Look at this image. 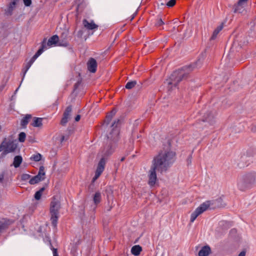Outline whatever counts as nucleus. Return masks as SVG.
<instances>
[{
    "label": "nucleus",
    "instance_id": "37998d69",
    "mask_svg": "<svg viewBox=\"0 0 256 256\" xmlns=\"http://www.w3.org/2000/svg\"><path fill=\"white\" fill-rule=\"evenodd\" d=\"M213 118H214V116L212 115V116L206 117L205 120L207 121V122H210L211 120V119H212Z\"/></svg>",
    "mask_w": 256,
    "mask_h": 256
},
{
    "label": "nucleus",
    "instance_id": "f3484780",
    "mask_svg": "<svg viewBox=\"0 0 256 256\" xmlns=\"http://www.w3.org/2000/svg\"><path fill=\"white\" fill-rule=\"evenodd\" d=\"M102 200V195L100 192H96L93 196V201L94 204L96 206Z\"/></svg>",
    "mask_w": 256,
    "mask_h": 256
},
{
    "label": "nucleus",
    "instance_id": "9d476101",
    "mask_svg": "<svg viewBox=\"0 0 256 256\" xmlns=\"http://www.w3.org/2000/svg\"><path fill=\"white\" fill-rule=\"evenodd\" d=\"M58 43L59 46H67L68 45V43L66 40H60L59 37L57 35H54L48 39L47 42V46H51Z\"/></svg>",
    "mask_w": 256,
    "mask_h": 256
},
{
    "label": "nucleus",
    "instance_id": "0eeeda50",
    "mask_svg": "<svg viewBox=\"0 0 256 256\" xmlns=\"http://www.w3.org/2000/svg\"><path fill=\"white\" fill-rule=\"evenodd\" d=\"M116 146V145L106 142L104 147L98 153V156H100V158H104L107 160L108 157L114 152Z\"/></svg>",
    "mask_w": 256,
    "mask_h": 256
},
{
    "label": "nucleus",
    "instance_id": "aec40b11",
    "mask_svg": "<svg viewBox=\"0 0 256 256\" xmlns=\"http://www.w3.org/2000/svg\"><path fill=\"white\" fill-rule=\"evenodd\" d=\"M224 28L223 24L218 26L214 31L213 34L210 38L211 40H214L217 36L218 34Z\"/></svg>",
    "mask_w": 256,
    "mask_h": 256
},
{
    "label": "nucleus",
    "instance_id": "e433bc0d",
    "mask_svg": "<svg viewBox=\"0 0 256 256\" xmlns=\"http://www.w3.org/2000/svg\"><path fill=\"white\" fill-rule=\"evenodd\" d=\"M32 64V63H30V62H28L25 66V67H24V76L25 75V74H26V72L30 68Z\"/></svg>",
    "mask_w": 256,
    "mask_h": 256
},
{
    "label": "nucleus",
    "instance_id": "ddd939ff",
    "mask_svg": "<svg viewBox=\"0 0 256 256\" xmlns=\"http://www.w3.org/2000/svg\"><path fill=\"white\" fill-rule=\"evenodd\" d=\"M82 24L85 28L88 30H93L97 29L98 26L96 24L93 20H91L90 22L88 20L84 19L82 20Z\"/></svg>",
    "mask_w": 256,
    "mask_h": 256
},
{
    "label": "nucleus",
    "instance_id": "5701e85b",
    "mask_svg": "<svg viewBox=\"0 0 256 256\" xmlns=\"http://www.w3.org/2000/svg\"><path fill=\"white\" fill-rule=\"evenodd\" d=\"M32 118V116L30 114H26V116L23 118L21 120L20 124L21 126L25 128L26 126L28 123L29 120Z\"/></svg>",
    "mask_w": 256,
    "mask_h": 256
},
{
    "label": "nucleus",
    "instance_id": "79ce46f5",
    "mask_svg": "<svg viewBox=\"0 0 256 256\" xmlns=\"http://www.w3.org/2000/svg\"><path fill=\"white\" fill-rule=\"evenodd\" d=\"M52 250L53 252V256H58L56 248H52Z\"/></svg>",
    "mask_w": 256,
    "mask_h": 256
},
{
    "label": "nucleus",
    "instance_id": "4c0bfd02",
    "mask_svg": "<svg viewBox=\"0 0 256 256\" xmlns=\"http://www.w3.org/2000/svg\"><path fill=\"white\" fill-rule=\"evenodd\" d=\"M164 24V22L162 21L161 18H159L156 20V26H160Z\"/></svg>",
    "mask_w": 256,
    "mask_h": 256
},
{
    "label": "nucleus",
    "instance_id": "393cba45",
    "mask_svg": "<svg viewBox=\"0 0 256 256\" xmlns=\"http://www.w3.org/2000/svg\"><path fill=\"white\" fill-rule=\"evenodd\" d=\"M36 176H38V178L41 179L42 180H43L45 178V172H44V166H40V168L38 173Z\"/></svg>",
    "mask_w": 256,
    "mask_h": 256
},
{
    "label": "nucleus",
    "instance_id": "58836bf2",
    "mask_svg": "<svg viewBox=\"0 0 256 256\" xmlns=\"http://www.w3.org/2000/svg\"><path fill=\"white\" fill-rule=\"evenodd\" d=\"M84 34V32L82 30H79L77 32H76V36L78 38H82V36Z\"/></svg>",
    "mask_w": 256,
    "mask_h": 256
},
{
    "label": "nucleus",
    "instance_id": "72a5a7b5",
    "mask_svg": "<svg viewBox=\"0 0 256 256\" xmlns=\"http://www.w3.org/2000/svg\"><path fill=\"white\" fill-rule=\"evenodd\" d=\"M30 175L27 174H24L21 176V180L23 181H26L30 178Z\"/></svg>",
    "mask_w": 256,
    "mask_h": 256
},
{
    "label": "nucleus",
    "instance_id": "09e8293b",
    "mask_svg": "<svg viewBox=\"0 0 256 256\" xmlns=\"http://www.w3.org/2000/svg\"><path fill=\"white\" fill-rule=\"evenodd\" d=\"M64 140V136H62L61 138V142H62Z\"/></svg>",
    "mask_w": 256,
    "mask_h": 256
},
{
    "label": "nucleus",
    "instance_id": "3c124183",
    "mask_svg": "<svg viewBox=\"0 0 256 256\" xmlns=\"http://www.w3.org/2000/svg\"><path fill=\"white\" fill-rule=\"evenodd\" d=\"M4 88V85L2 86H0V90H2Z\"/></svg>",
    "mask_w": 256,
    "mask_h": 256
},
{
    "label": "nucleus",
    "instance_id": "20e7f679",
    "mask_svg": "<svg viewBox=\"0 0 256 256\" xmlns=\"http://www.w3.org/2000/svg\"><path fill=\"white\" fill-rule=\"evenodd\" d=\"M120 122V120H116L112 123L111 126L110 130L107 134L106 142L114 145L116 144L117 142L120 139V129L118 126Z\"/></svg>",
    "mask_w": 256,
    "mask_h": 256
},
{
    "label": "nucleus",
    "instance_id": "bb28decb",
    "mask_svg": "<svg viewBox=\"0 0 256 256\" xmlns=\"http://www.w3.org/2000/svg\"><path fill=\"white\" fill-rule=\"evenodd\" d=\"M41 181H42L41 180V179L38 178V176H33L32 178L30 180L29 183L30 184H36L39 182H41Z\"/></svg>",
    "mask_w": 256,
    "mask_h": 256
},
{
    "label": "nucleus",
    "instance_id": "ea45409f",
    "mask_svg": "<svg viewBox=\"0 0 256 256\" xmlns=\"http://www.w3.org/2000/svg\"><path fill=\"white\" fill-rule=\"evenodd\" d=\"M24 5L26 6H29L32 4L31 0H23Z\"/></svg>",
    "mask_w": 256,
    "mask_h": 256
},
{
    "label": "nucleus",
    "instance_id": "a18cd8bd",
    "mask_svg": "<svg viewBox=\"0 0 256 256\" xmlns=\"http://www.w3.org/2000/svg\"><path fill=\"white\" fill-rule=\"evenodd\" d=\"M80 118V115H77L75 118V120L76 122H78Z\"/></svg>",
    "mask_w": 256,
    "mask_h": 256
},
{
    "label": "nucleus",
    "instance_id": "cd10ccee",
    "mask_svg": "<svg viewBox=\"0 0 256 256\" xmlns=\"http://www.w3.org/2000/svg\"><path fill=\"white\" fill-rule=\"evenodd\" d=\"M136 84V81L133 80L128 82L126 83L125 87L126 89H132Z\"/></svg>",
    "mask_w": 256,
    "mask_h": 256
},
{
    "label": "nucleus",
    "instance_id": "2eb2a0df",
    "mask_svg": "<svg viewBox=\"0 0 256 256\" xmlns=\"http://www.w3.org/2000/svg\"><path fill=\"white\" fill-rule=\"evenodd\" d=\"M211 252L209 246H203L198 252V256H208Z\"/></svg>",
    "mask_w": 256,
    "mask_h": 256
},
{
    "label": "nucleus",
    "instance_id": "b1692460",
    "mask_svg": "<svg viewBox=\"0 0 256 256\" xmlns=\"http://www.w3.org/2000/svg\"><path fill=\"white\" fill-rule=\"evenodd\" d=\"M36 176H38V178L41 179L42 180H43L45 178V172H44V166H40V168L38 173Z\"/></svg>",
    "mask_w": 256,
    "mask_h": 256
},
{
    "label": "nucleus",
    "instance_id": "f704fd0d",
    "mask_svg": "<svg viewBox=\"0 0 256 256\" xmlns=\"http://www.w3.org/2000/svg\"><path fill=\"white\" fill-rule=\"evenodd\" d=\"M176 0H170L166 3V5L168 7H172L176 4Z\"/></svg>",
    "mask_w": 256,
    "mask_h": 256
},
{
    "label": "nucleus",
    "instance_id": "7c9ffc66",
    "mask_svg": "<svg viewBox=\"0 0 256 256\" xmlns=\"http://www.w3.org/2000/svg\"><path fill=\"white\" fill-rule=\"evenodd\" d=\"M42 158V155L40 154L33 155L31 158L30 160H33L35 162H39Z\"/></svg>",
    "mask_w": 256,
    "mask_h": 256
},
{
    "label": "nucleus",
    "instance_id": "c03bdc74",
    "mask_svg": "<svg viewBox=\"0 0 256 256\" xmlns=\"http://www.w3.org/2000/svg\"><path fill=\"white\" fill-rule=\"evenodd\" d=\"M246 256V252L244 250L238 254V256Z\"/></svg>",
    "mask_w": 256,
    "mask_h": 256
},
{
    "label": "nucleus",
    "instance_id": "c9c22d12",
    "mask_svg": "<svg viewBox=\"0 0 256 256\" xmlns=\"http://www.w3.org/2000/svg\"><path fill=\"white\" fill-rule=\"evenodd\" d=\"M69 118L63 115L60 123L62 125H65L68 122Z\"/></svg>",
    "mask_w": 256,
    "mask_h": 256
},
{
    "label": "nucleus",
    "instance_id": "39448f33",
    "mask_svg": "<svg viewBox=\"0 0 256 256\" xmlns=\"http://www.w3.org/2000/svg\"><path fill=\"white\" fill-rule=\"evenodd\" d=\"M60 208V201L55 196H54L50 202V211L52 224L54 227H56L57 225Z\"/></svg>",
    "mask_w": 256,
    "mask_h": 256
},
{
    "label": "nucleus",
    "instance_id": "f03ea898",
    "mask_svg": "<svg viewBox=\"0 0 256 256\" xmlns=\"http://www.w3.org/2000/svg\"><path fill=\"white\" fill-rule=\"evenodd\" d=\"M191 68L192 66H189L174 72L170 76L168 84L176 86L180 82L187 78L189 72L192 70Z\"/></svg>",
    "mask_w": 256,
    "mask_h": 256
},
{
    "label": "nucleus",
    "instance_id": "8fccbe9b",
    "mask_svg": "<svg viewBox=\"0 0 256 256\" xmlns=\"http://www.w3.org/2000/svg\"><path fill=\"white\" fill-rule=\"evenodd\" d=\"M78 86V83H76L74 84V87H75V88H76L77 86Z\"/></svg>",
    "mask_w": 256,
    "mask_h": 256
},
{
    "label": "nucleus",
    "instance_id": "9b49d317",
    "mask_svg": "<svg viewBox=\"0 0 256 256\" xmlns=\"http://www.w3.org/2000/svg\"><path fill=\"white\" fill-rule=\"evenodd\" d=\"M106 162V160L104 158H100V160L98 163L96 171L95 172L94 176L92 178L93 182H94L96 180H97L104 172Z\"/></svg>",
    "mask_w": 256,
    "mask_h": 256
},
{
    "label": "nucleus",
    "instance_id": "dca6fc26",
    "mask_svg": "<svg viewBox=\"0 0 256 256\" xmlns=\"http://www.w3.org/2000/svg\"><path fill=\"white\" fill-rule=\"evenodd\" d=\"M116 112V110L115 108L112 109L106 116L104 120V124L106 125L108 124L112 120V118L115 116Z\"/></svg>",
    "mask_w": 256,
    "mask_h": 256
},
{
    "label": "nucleus",
    "instance_id": "7ed1b4c3",
    "mask_svg": "<svg viewBox=\"0 0 256 256\" xmlns=\"http://www.w3.org/2000/svg\"><path fill=\"white\" fill-rule=\"evenodd\" d=\"M256 184V172L246 174L240 177L238 182L239 190L244 191Z\"/></svg>",
    "mask_w": 256,
    "mask_h": 256
},
{
    "label": "nucleus",
    "instance_id": "a878e982",
    "mask_svg": "<svg viewBox=\"0 0 256 256\" xmlns=\"http://www.w3.org/2000/svg\"><path fill=\"white\" fill-rule=\"evenodd\" d=\"M44 188H42L39 190L37 191L34 194V198L36 200L40 199L42 192L44 190Z\"/></svg>",
    "mask_w": 256,
    "mask_h": 256
},
{
    "label": "nucleus",
    "instance_id": "4468645a",
    "mask_svg": "<svg viewBox=\"0 0 256 256\" xmlns=\"http://www.w3.org/2000/svg\"><path fill=\"white\" fill-rule=\"evenodd\" d=\"M12 222V220L0 218V233L7 228Z\"/></svg>",
    "mask_w": 256,
    "mask_h": 256
},
{
    "label": "nucleus",
    "instance_id": "1a4fd4ad",
    "mask_svg": "<svg viewBox=\"0 0 256 256\" xmlns=\"http://www.w3.org/2000/svg\"><path fill=\"white\" fill-rule=\"evenodd\" d=\"M248 0H239L232 6V10L234 14H246V7L247 6Z\"/></svg>",
    "mask_w": 256,
    "mask_h": 256
},
{
    "label": "nucleus",
    "instance_id": "c756f323",
    "mask_svg": "<svg viewBox=\"0 0 256 256\" xmlns=\"http://www.w3.org/2000/svg\"><path fill=\"white\" fill-rule=\"evenodd\" d=\"M72 111V107L71 106H69L66 108L63 115H64L68 118H70V114Z\"/></svg>",
    "mask_w": 256,
    "mask_h": 256
},
{
    "label": "nucleus",
    "instance_id": "a19ab883",
    "mask_svg": "<svg viewBox=\"0 0 256 256\" xmlns=\"http://www.w3.org/2000/svg\"><path fill=\"white\" fill-rule=\"evenodd\" d=\"M4 175H5L4 172H2L0 173V183L2 182L4 178Z\"/></svg>",
    "mask_w": 256,
    "mask_h": 256
},
{
    "label": "nucleus",
    "instance_id": "a211bd4d",
    "mask_svg": "<svg viewBox=\"0 0 256 256\" xmlns=\"http://www.w3.org/2000/svg\"><path fill=\"white\" fill-rule=\"evenodd\" d=\"M142 251V248L139 245L134 246L131 249L132 254L136 256H138Z\"/></svg>",
    "mask_w": 256,
    "mask_h": 256
},
{
    "label": "nucleus",
    "instance_id": "6e6552de",
    "mask_svg": "<svg viewBox=\"0 0 256 256\" xmlns=\"http://www.w3.org/2000/svg\"><path fill=\"white\" fill-rule=\"evenodd\" d=\"M211 202L210 201H206L201 204L196 210L190 216V222H193L196 218L205 212L210 207Z\"/></svg>",
    "mask_w": 256,
    "mask_h": 256
},
{
    "label": "nucleus",
    "instance_id": "c85d7f7f",
    "mask_svg": "<svg viewBox=\"0 0 256 256\" xmlns=\"http://www.w3.org/2000/svg\"><path fill=\"white\" fill-rule=\"evenodd\" d=\"M42 54V50H38L34 55L32 58L29 61L30 63L33 64L34 60Z\"/></svg>",
    "mask_w": 256,
    "mask_h": 256
},
{
    "label": "nucleus",
    "instance_id": "412c9836",
    "mask_svg": "<svg viewBox=\"0 0 256 256\" xmlns=\"http://www.w3.org/2000/svg\"><path fill=\"white\" fill-rule=\"evenodd\" d=\"M16 4V2L14 1H13L10 3L8 8L6 12V14L7 16H11L12 13V11L15 7Z\"/></svg>",
    "mask_w": 256,
    "mask_h": 256
},
{
    "label": "nucleus",
    "instance_id": "f8f14e48",
    "mask_svg": "<svg viewBox=\"0 0 256 256\" xmlns=\"http://www.w3.org/2000/svg\"><path fill=\"white\" fill-rule=\"evenodd\" d=\"M97 66L98 64L96 60L92 58H90L87 62V67L88 71L90 72L94 73L96 71Z\"/></svg>",
    "mask_w": 256,
    "mask_h": 256
},
{
    "label": "nucleus",
    "instance_id": "473e14b6",
    "mask_svg": "<svg viewBox=\"0 0 256 256\" xmlns=\"http://www.w3.org/2000/svg\"><path fill=\"white\" fill-rule=\"evenodd\" d=\"M26 134L24 132H21L18 134V140L20 142H24L26 139Z\"/></svg>",
    "mask_w": 256,
    "mask_h": 256
},
{
    "label": "nucleus",
    "instance_id": "2f4dec72",
    "mask_svg": "<svg viewBox=\"0 0 256 256\" xmlns=\"http://www.w3.org/2000/svg\"><path fill=\"white\" fill-rule=\"evenodd\" d=\"M47 46H47V42H46V40L44 39L42 42V46H41V47L38 50H42V52L47 48Z\"/></svg>",
    "mask_w": 256,
    "mask_h": 256
},
{
    "label": "nucleus",
    "instance_id": "49530a36",
    "mask_svg": "<svg viewBox=\"0 0 256 256\" xmlns=\"http://www.w3.org/2000/svg\"><path fill=\"white\" fill-rule=\"evenodd\" d=\"M192 158V156L190 155V156H189L188 158V164H190L191 163Z\"/></svg>",
    "mask_w": 256,
    "mask_h": 256
},
{
    "label": "nucleus",
    "instance_id": "f257e3e1",
    "mask_svg": "<svg viewBox=\"0 0 256 256\" xmlns=\"http://www.w3.org/2000/svg\"><path fill=\"white\" fill-rule=\"evenodd\" d=\"M168 146L164 148L156 156L152 162V166L148 172V184L154 186L157 180L156 170L160 174L165 172L170 168L176 160V152L170 148V141L168 142Z\"/></svg>",
    "mask_w": 256,
    "mask_h": 256
},
{
    "label": "nucleus",
    "instance_id": "6ab92c4d",
    "mask_svg": "<svg viewBox=\"0 0 256 256\" xmlns=\"http://www.w3.org/2000/svg\"><path fill=\"white\" fill-rule=\"evenodd\" d=\"M42 118L34 117L31 124L34 127H40L42 125Z\"/></svg>",
    "mask_w": 256,
    "mask_h": 256
},
{
    "label": "nucleus",
    "instance_id": "4be33fe9",
    "mask_svg": "<svg viewBox=\"0 0 256 256\" xmlns=\"http://www.w3.org/2000/svg\"><path fill=\"white\" fill-rule=\"evenodd\" d=\"M22 160V157L20 156H16L14 160L13 165L17 168L20 166Z\"/></svg>",
    "mask_w": 256,
    "mask_h": 256
},
{
    "label": "nucleus",
    "instance_id": "de8ad7c7",
    "mask_svg": "<svg viewBox=\"0 0 256 256\" xmlns=\"http://www.w3.org/2000/svg\"><path fill=\"white\" fill-rule=\"evenodd\" d=\"M124 160H125V158L124 157H122L120 159V162H123Z\"/></svg>",
    "mask_w": 256,
    "mask_h": 256
},
{
    "label": "nucleus",
    "instance_id": "423d86ee",
    "mask_svg": "<svg viewBox=\"0 0 256 256\" xmlns=\"http://www.w3.org/2000/svg\"><path fill=\"white\" fill-rule=\"evenodd\" d=\"M16 148V145L12 141L8 140L4 138L0 144V152L2 157L5 156L10 152L14 151Z\"/></svg>",
    "mask_w": 256,
    "mask_h": 256
}]
</instances>
